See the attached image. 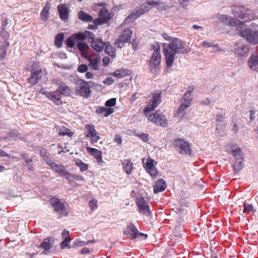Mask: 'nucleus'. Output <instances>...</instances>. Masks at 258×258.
Returning <instances> with one entry per match:
<instances>
[{
  "instance_id": "f257e3e1",
  "label": "nucleus",
  "mask_w": 258,
  "mask_h": 258,
  "mask_svg": "<svg viewBox=\"0 0 258 258\" xmlns=\"http://www.w3.org/2000/svg\"><path fill=\"white\" fill-rule=\"evenodd\" d=\"M162 45L166 64L169 68L172 66L176 54L187 52L185 43L180 39L176 37L172 39L171 42L169 43H164Z\"/></svg>"
},
{
  "instance_id": "f03ea898",
  "label": "nucleus",
  "mask_w": 258,
  "mask_h": 258,
  "mask_svg": "<svg viewBox=\"0 0 258 258\" xmlns=\"http://www.w3.org/2000/svg\"><path fill=\"white\" fill-rule=\"evenodd\" d=\"M153 52L149 61V68L150 72L154 75L159 73L161 69V55L159 45L153 47Z\"/></svg>"
},
{
  "instance_id": "7ed1b4c3",
  "label": "nucleus",
  "mask_w": 258,
  "mask_h": 258,
  "mask_svg": "<svg viewBox=\"0 0 258 258\" xmlns=\"http://www.w3.org/2000/svg\"><path fill=\"white\" fill-rule=\"evenodd\" d=\"M218 19L220 22L226 25L235 27L238 31L239 35H241L243 29L245 28V25L244 23L239 20H235L228 15L223 14L219 15L218 16Z\"/></svg>"
},
{
  "instance_id": "20e7f679",
  "label": "nucleus",
  "mask_w": 258,
  "mask_h": 258,
  "mask_svg": "<svg viewBox=\"0 0 258 258\" xmlns=\"http://www.w3.org/2000/svg\"><path fill=\"white\" fill-rule=\"evenodd\" d=\"M233 14L235 17H237L244 21L253 20L257 18L255 14L244 7L236 8L233 11Z\"/></svg>"
},
{
  "instance_id": "39448f33",
  "label": "nucleus",
  "mask_w": 258,
  "mask_h": 258,
  "mask_svg": "<svg viewBox=\"0 0 258 258\" xmlns=\"http://www.w3.org/2000/svg\"><path fill=\"white\" fill-rule=\"evenodd\" d=\"M240 36L250 43L256 44L258 43V32L251 30L247 26H245Z\"/></svg>"
},
{
  "instance_id": "423d86ee",
  "label": "nucleus",
  "mask_w": 258,
  "mask_h": 258,
  "mask_svg": "<svg viewBox=\"0 0 258 258\" xmlns=\"http://www.w3.org/2000/svg\"><path fill=\"white\" fill-rule=\"evenodd\" d=\"M173 144L180 154L189 156L191 155V150L188 142L183 140L178 139L174 141Z\"/></svg>"
},
{
  "instance_id": "0eeeda50",
  "label": "nucleus",
  "mask_w": 258,
  "mask_h": 258,
  "mask_svg": "<svg viewBox=\"0 0 258 258\" xmlns=\"http://www.w3.org/2000/svg\"><path fill=\"white\" fill-rule=\"evenodd\" d=\"M76 91L78 95L84 97H88L91 93L87 82L83 80H79L76 82Z\"/></svg>"
},
{
  "instance_id": "6e6552de",
  "label": "nucleus",
  "mask_w": 258,
  "mask_h": 258,
  "mask_svg": "<svg viewBox=\"0 0 258 258\" xmlns=\"http://www.w3.org/2000/svg\"><path fill=\"white\" fill-rule=\"evenodd\" d=\"M132 35V31L130 28L125 29L115 42V46L118 48H121L125 43L127 42L130 40Z\"/></svg>"
},
{
  "instance_id": "1a4fd4ad",
  "label": "nucleus",
  "mask_w": 258,
  "mask_h": 258,
  "mask_svg": "<svg viewBox=\"0 0 258 258\" xmlns=\"http://www.w3.org/2000/svg\"><path fill=\"white\" fill-rule=\"evenodd\" d=\"M161 101V93H154L150 100L149 105L145 107L144 111L149 112L156 108Z\"/></svg>"
},
{
  "instance_id": "9d476101",
  "label": "nucleus",
  "mask_w": 258,
  "mask_h": 258,
  "mask_svg": "<svg viewBox=\"0 0 258 258\" xmlns=\"http://www.w3.org/2000/svg\"><path fill=\"white\" fill-rule=\"evenodd\" d=\"M49 166L55 172L60 176H63L68 180H70L71 174L64 168V167L61 164L55 163L53 161L50 163Z\"/></svg>"
},
{
  "instance_id": "9b49d317",
  "label": "nucleus",
  "mask_w": 258,
  "mask_h": 258,
  "mask_svg": "<svg viewBox=\"0 0 258 258\" xmlns=\"http://www.w3.org/2000/svg\"><path fill=\"white\" fill-rule=\"evenodd\" d=\"M50 203L55 211L61 215L67 216L68 215V212L63 203L60 202L59 199L54 197L51 198Z\"/></svg>"
},
{
  "instance_id": "f8f14e48",
  "label": "nucleus",
  "mask_w": 258,
  "mask_h": 258,
  "mask_svg": "<svg viewBox=\"0 0 258 258\" xmlns=\"http://www.w3.org/2000/svg\"><path fill=\"white\" fill-rule=\"evenodd\" d=\"M41 92L56 105H59L62 103L61 93L58 92V90L47 92L42 90Z\"/></svg>"
},
{
  "instance_id": "ddd939ff",
  "label": "nucleus",
  "mask_w": 258,
  "mask_h": 258,
  "mask_svg": "<svg viewBox=\"0 0 258 258\" xmlns=\"http://www.w3.org/2000/svg\"><path fill=\"white\" fill-rule=\"evenodd\" d=\"M137 205L139 208V212L147 217L151 215L149 206L146 201L143 198L137 199Z\"/></svg>"
},
{
  "instance_id": "4468645a",
  "label": "nucleus",
  "mask_w": 258,
  "mask_h": 258,
  "mask_svg": "<svg viewBox=\"0 0 258 258\" xmlns=\"http://www.w3.org/2000/svg\"><path fill=\"white\" fill-rule=\"evenodd\" d=\"M148 119L157 125L162 126H166L168 124L166 117L157 113L149 115Z\"/></svg>"
},
{
  "instance_id": "2eb2a0df",
  "label": "nucleus",
  "mask_w": 258,
  "mask_h": 258,
  "mask_svg": "<svg viewBox=\"0 0 258 258\" xmlns=\"http://www.w3.org/2000/svg\"><path fill=\"white\" fill-rule=\"evenodd\" d=\"M85 128L87 131L86 137L91 138V143H97L100 139V137L97 134L95 126L92 124H87L85 125Z\"/></svg>"
},
{
  "instance_id": "dca6fc26",
  "label": "nucleus",
  "mask_w": 258,
  "mask_h": 258,
  "mask_svg": "<svg viewBox=\"0 0 258 258\" xmlns=\"http://www.w3.org/2000/svg\"><path fill=\"white\" fill-rule=\"evenodd\" d=\"M143 162L144 163V167H145L146 171L151 176L156 177L158 173V171L155 166L154 163H155V164H156L157 163L155 162L154 160L151 159L147 160L146 163H144L143 159Z\"/></svg>"
},
{
  "instance_id": "f3484780",
  "label": "nucleus",
  "mask_w": 258,
  "mask_h": 258,
  "mask_svg": "<svg viewBox=\"0 0 258 258\" xmlns=\"http://www.w3.org/2000/svg\"><path fill=\"white\" fill-rule=\"evenodd\" d=\"M150 7L147 5H142L140 8L136 9L135 11L132 13V14L129 15L126 19L125 20H136L139 18L140 16L144 14L147 12L149 11Z\"/></svg>"
},
{
  "instance_id": "a211bd4d",
  "label": "nucleus",
  "mask_w": 258,
  "mask_h": 258,
  "mask_svg": "<svg viewBox=\"0 0 258 258\" xmlns=\"http://www.w3.org/2000/svg\"><path fill=\"white\" fill-rule=\"evenodd\" d=\"M234 52L241 57H246L249 53L248 47L241 42L237 43L234 45Z\"/></svg>"
},
{
  "instance_id": "6ab92c4d",
  "label": "nucleus",
  "mask_w": 258,
  "mask_h": 258,
  "mask_svg": "<svg viewBox=\"0 0 258 258\" xmlns=\"http://www.w3.org/2000/svg\"><path fill=\"white\" fill-rule=\"evenodd\" d=\"M31 75L28 78V82L32 85H35L38 83L42 77V72L41 70L31 71Z\"/></svg>"
},
{
  "instance_id": "aec40b11",
  "label": "nucleus",
  "mask_w": 258,
  "mask_h": 258,
  "mask_svg": "<svg viewBox=\"0 0 258 258\" xmlns=\"http://www.w3.org/2000/svg\"><path fill=\"white\" fill-rule=\"evenodd\" d=\"M59 17L62 21L67 22L69 19L70 12L66 4H61L57 6Z\"/></svg>"
},
{
  "instance_id": "412c9836",
  "label": "nucleus",
  "mask_w": 258,
  "mask_h": 258,
  "mask_svg": "<svg viewBox=\"0 0 258 258\" xmlns=\"http://www.w3.org/2000/svg\"><path fill=\"white\" fill-rule=\"evenodd\" d=\"M167 187L166 183L163 179H159L156 181L153 191L155 194L164 191Z\"/></svg>"
},
{
  "instance_id": "4be33fe9",
  "label": "nucleus",
  "mask_w": 258,
  "mask_h": 258,
  "mask_svg": "<svg viewBox=\"0 0 258 258\" xmlns=\"http://www.w3.org/2000/svg\"><path fill=\"white\" fill-rule=\"evenodd\" d=\"M124 233L128 236H130L134 239L138 237V230L135 225L132 223L127 225V227L124 231Z\"/></svg>"
},
{
  "instance_id": "5701e85b",
  "label": "nucleus",
  "mask_w": 258,
  "mask_h": 258,
  "mask_svg": "<svg viewBox=\"0 0 258 258\" xmlns=\"http://www.w3.org/2000/svg\"><path fill=\"white\" fill-rule=\"evenodd\" d=\"M248 66L252 71L258 70V55L253 54L250 56L247 62Z\"/></svg>"
},
{
  "instance_id": "b1692460",
  "label": "nucleus",
  "mask_w": 258,
  "mask_h": 258,
  "mask_svg": "<svg viewBox=\"0 0 258 258\" xmlns=\"http://www.w3.org/2000/svg\"><path fill=\"white\" fill-rule=\"evenodd\" d=\"M57 90L61 93V95L69 96L71 94V90L69 87L63 82H60L58 84Z\"/></svg>"
},
{
  "instance_id": "393cba45",
  "label": "nucleus",
  "mask_w": 258,
  "mask_h": 258,
  "mask_svg": "<svg viewBox=\"0 0 258 258\" xmlns=\"http://www.w3.org/2000/svg\"><path fill=\"white\" fill-rule=\"evenodd\" d=\"M105 43H106L102 41L100 39L97 38L95 41L92 42L91 46L97 52H101L105 47Z\"/></svg>"
},
{
  "instance_id": "a878e982",
  "label": "nucleus",
  "mask_w": 258,
  "mask_h": 258,
  "mask_svg": "<svg viewBox=\"0 0 258 258\" xmlns=\"http://www.w3.org/2000/svg\"><path fill=\"white\" fill-rule=\"evenodd\" d=\"M231 151L235 161L243 160L244 154L239 147L233 146Z\"/></svg>"
},
{
  "instance_id": "bb28decb",
  "label": "nucleus",
  "mask_w": 258,
  "mask_h": 258,
  "mask_svg": "<svg viewBox=\"0 0 258 258\" xmlns=\"http://www.w3.org/2000/svg\"><path fill=\"white\" fill-rule=\"evenodd\" d=\"M87 151L92 155L98 162L102 161V152L95 148L87 147Z\"/></svg>"
},
{
  "instance_id": "cd10ccee",
  "label": "nucleus",
  "mask_w": 258,
  "mask_h": 258,
  "mask_svg": "<svg viewBox=\"0 0 258 258\" xmlns=\"http://www.w3.org/2000/svg\"><path fill=\"white\" fill-rule=\"evenodd\" d=\"M53 246V242H51L50 238H46L44 241L38 246V247L42 248L44 251L42 253L46 254V252L49 251Z\"/></svg>"
},
{
  "instance_id": "c85d7f7f",
  "label": "nucleus",
  "mask_w": 258,
  "mask_h": 258,
  "mask_svg": "<svg viewBox=\"0 0 258 258\" xmlns=\"http://www.w3.org/2000/svg\"><path fill=\"white\" fill-rule=\"evenodd\" d=\"M124 171L128 175H130L133 171V163L130 160H125L122 163Z\"/></svg>"
},
{
  "instance_id": "c756f323",
  "label": "nucleus",
  "mask_w": 258,
  "mask_h": 258,
  "mask_svg": "<svg viewBox=\"0 0 258 258\" xmlns=\"http://www.w3.org/2000/svg\"><path fill=\"white\" fill-rule=\"evenodd\" d=\"M100 61V58L99 56H96L93 58L89 59V64L88 66L92 69L95 71H98L99 70V62Z\"/></svg>"
},
{
  "instance_id": "7c9ffc66",
  "label": "nucleus",
  "mask_w": 258,
  "mask_h": 258,
  "mask_svg": "<svg viewBox=\"0 0 258 258\" xmlns=\"http://www.w3.org/2000/svg\"><path fill=\"white\" fill-rule=\"evenodd\" d=\"M50 9V4L48 3H46L40 14L41 19L43 22H46L47 20L49 17V11Z\"/></svg>"
},
{
  "instance_id": "2f4dec72",
  "label": "nucleus",
  "mask_w": 258,
  "mask_h": 258,
  "mask_svg": "<svg viewBox=\"0 0 258 258\" xmlns=\"http://www.w3.org/2000/svg\"><path fill=\"white\" fill-rule=\"evenodd\" d=\"M96 112L98 114L104 113V116L107 117L113 112V109L106 108L105 107H100L96 109Z\"/></svg>"
},
{
  "instance_id": "473e14b6",
  "label": "nucleus",
  "mask_w": 258,
  "mask_h": 258,
  "mask_svg": "<svg viewBox=\"0 0 258 258\" xmlns=\"http://www.w3.org/2000/svg\"><path fill=\"white\" fill-rule=\"evenodd\" d=\"M78 17L80 20L84 22H90L93 20L92 16L83 11H80L79 12Z\"/></svg>"
},
{
  "instance_id": "72a5a7b5",
  "label": "nucleus",
  "mask_w": 258,
  "mask_h": 258,
  "mask_svg": "<svg viewBox=\"0 0 258 258\" xmlns=\"http://www.w3.org/2000/svg\"><path fill=\"white\" fill-rule=\"evenodd\" d=\"M40 155L43 157V160L49 165L53 161L50 158V154L45 149L40 150Z\"/></svg>"
},
{
  "instance_id": "f704fd0d",
  "label": "nucleus",
  "mask_w": 258,
  "mask_h": 258,
  "mask_svg": "<svg viewBox=\"0 0 258 258\" xmlns=\"http://www.w3.org/2000/svg\"><path fill=\"white\" fill-rule=\"evenodd\" d=\"M104 50L105 52L112 57L115 56V50L110 44L109 42L105 43Z\"/></svg>"
},
{
  "instance_id": "c9c22d12",
  "label": "nucleus",
  "mask_w": 258,
  "mask_h": 258,
  "mask_svg": "<svg viewBox=\"0 0 258 258\" xmlns=\"http://www.w3.org/2000/svg\"><path fill=\"white\" fill-rule=\"evenodd\" d=\"M9 45L10 43L7 41H5L2 46H0V56L2 58H4L6 56Z\"/></svg>"
},
{
  "instance_id": "e433bc0d",
  "label": "nucleus",
  "mask_w": 258,
  "mask_h": 258,
  "mask_svg": "<svg viewBox=\"0 0 258 258\" xmlns=\"http://www.w3.org/2000/svg\"><path fill=\"white\" fill-rule=\"evenodd\" d=\"M112 75L117 78H123L128 75V71L124 69L117 70L113 72Z\"/></svg>"
},
{
  "instance_id": "4c0bfd02",
  "label": "nucleus",
  "mask_w": 258,
  "mask_h": 258,
  "mask_svg": "<svg viewBox=\"0 0 258 258\" xmlns=\"http://www.w3.org/2000/svg\"><path fill=\"white\" fill-rule=\"evenodd\" d=\"M73 134L74 133L73 132H71V131L69 128L64 126H62L61 127H60L58 132V135L60 136L67 135L69 137H72Z\"/></svg>"
},
{
  "instance_id": "58836bf2",
  "label": "nucleus",
  "mask_w": 258,
  "mask_h": 258,
  "mask_svg": "<svg viewBox=\"0 0 258 258\" xmlns=\"http://www.w3.org/2000/svg\"><path fill=\"white\" fill-rule=\"evenodd\" d=\"M75 164L77 166L80 168L82 172L87 170L88 168V164L83 162L80 159H78L76 161Z\"/></svg>"
},
{
  "instance_id": "ea45409f",
  "label": "nucleus",
  "mask_w": 258,
  "mask_h": 258,
  "mask_svg": "<svg viewBox=\"0 0 258 258\" xmlns=\"http://www.w3.org/2000/svg\"><path fill=\"white\" fill-rule=\"evenodd\" d=\"M183 200H179V202L180 203V207L178 208V213L180 214V215H182V214H185L186 213V212L187 211L186 209H184V207L185 208H187V204L185 202H183Z\"/></svg>"
},
{
  "instance_id": "a19ab883",
  "label": "nucleus",
  "mask_w": 258,
  "mask_h": 258,
  "mask_svg": "<svg viewBox=\"0 0 258 258\" xmlns=\"http://www.w3.org/2000/svg\"><path fill=\"white\" fill-rule=\"evenodd\" d=\"M225 116V111L223 109H220L217 113L216 120L219 122H222Z\"/></svg>"
},
{
  "instance_id": "79ce46f5",
  "label": "nucleus",
  "mask_w": 258,
  "mask_h": 258,
  "mask_svg": "<svg viewBox=\"0 0 258 258\" xmlns=\"http://www.w3.org/2000/svg\"><path fill=\"white\" fill-rule=\"evenodd\" d=\"M243 160L235 161L233 168L236 173L239 172L243 167Z\"/></svg>"
},
{
  "instance_id": "37998d69",
  "label": "nucleus",
  "mask_w": 258,
  "mask_h": 258,
  "mask_svg": "<svg viewBox=\"0 0 258 258\" xmlns=\"http://www.w3.org/2000/svg\"><path fill=\"white\" fill-rule=\"evenodd\" d=\"M192 99V95H188L184 94L183 97L181 99V103H184L188 105H190L191 101Z\"/></svg>"
},
{
  "instance_id": "c03bdc74",
  "label": "nucleus",
  "mask_w": 258,
  "mask_h": 258,
  "mask_svg": "<svg viewBox=\"0 0 258 258\" xmlns=\"http://www.w3.org/2000/svg\"><path fill=\"white\" fill-rule=\"evenodd\" d=\"M18 136V132L17 130L11 131L4 139L15 140Z\"/></svg>"
},
{
  "instance_id": "a18cd8bd",
  "label": "nucleus",
  "mask_w": 258,
  "mask_h": 258,
  "mask_svg": "<svg viewBox=\"0 0 258 258\" xmlns=\"http://www.w3.org/2000/svg\"><path fill=\"white\" fill-rule=\"evenodd\" d=\"M99 17L102 19H107V22L110 19V18L109 17L108 11L105 8L101 9L99 12Z\"/></svg>"
},
{
  "instance_id": "49530a36",
  "label": "nucleus",
  "mask_w": 258,
  "mask_h": 258,
  "mask_svg": "<svg viewBox=\"0 0 258 258\" xmlns=\"http://www.w3.org/2000/svg\"><path fill=\"white\" fill-rule=\"evenodd\" d=\"M64 38V34L63 33L58 34L55 38V44L58 47H60L61 45V42Z\"/></svg>"
},
{
  "instance_id": "de8ad7c7",
  "label": "nucleus",
  "mask_w": 258,
  "mask_h": 258,
  "mask_svg": "<svg viewBox=\"0 0 258 258\" xmlns=\"http://www.w3.org/2000/svg\"><path fill=\"white\" fill-rule=\"evenodd\" d=\"M73 38H74L76 41H83L86 39L85 32L75 33L73 35Z\"/></svg>"
},
{
  "instance_id": "09e8293b",
  "label": "nucleus",
  "mask_w": 258,
  "mask_h": 258,
  "mask_svg": "<svg viewBox=\"0 0 258 258\" xmlns=\"http://www.w3.org/2000/svg\"><path fill=\"white\" fill-rule=\"evenodd\" d=\"M77 47L81 52L86 51L89 48V47L87 44L82 42L78 43Z\"/></svg>"
},
{
  "instance_id": "8fccbe9b",
  "label": "nucleus",
  "mask_w": 258,
  "mask_h": 258,
  "mask_svg": "<svg viewBox=\"0 0 258 258\" xmlns=\"http://www.w3.org/2000/svg\"><path fill=\"white\" fill-rule=\"evenodd\" d=\"M189 106L188 105L181 103L178 110V113L181 114V116H183L185 113L186 109Z\"/></svg>"
},
{
  "instance_id": "3c124183",
  "label": "nucleus",
  "mask_w": 258,
  "mask_h": 258,
  "mask_svg": "<svg viewBox=\"0 0 258 258\" xmlns=\"http://www.w3.org/2000/svg\"><path fill=\"white\" fill-rule=\"evenodd\" d=\"M94 242H95V240H88L87 241L76 240L74 242V244L77 246L81 247Z\"/></svg>"
},
{
  "instance_id": "603ef678",
  "label": "nucleus",
  "mask_w": 258,
  "mask_h": 258,
  "mask_svg": "<svg viewBox=\"0 0 258 258\" xmlns=\"http://www.w3.org/2000/svg\"><path fill=\"white\" fill-rule=\"evenodd\" d=\"M243 206L244 209L242 212L243 213L255 211L253 209V207L251 204H244Z\"/></svg>"
},
{
  "instance_id": "864d4df0",
  "label": "nucleus",
  "mask_w": 258,
  "mask_h": 258,
  "mask_svg": "<svg viewBox=\"0 0 258 258\" xmlns=\"http://www.w3.org/2000/svg\"><path fill=\"white\" fill-rule=\"evenodd\" d=\"M85 38H87L88 39L89 41H91V43L93 42V41H95L96 39H95L94 35V34L88 31H85Z\"/></svg>"
},
{
  "instance_id": "5fc2aeb1",
  "label": "nucleus",
  "mask_w": 258,
  "mask_h": 258,
  "mask_svg": "<svg viewBox=\"0 0 258 258\" xmlns=\"http://www.w3.org/2000/svg\"><path fill=\"white\" fill-rule=\"evenodd\" d=\"M75 39L74 38H73V35L70 37L67 40V45L70 48H73L75 44Z\"/></svg>"
},
{
  "instance_id": "6e6d98bb",
  "label": "nucleus",
  "mask_w": 258,
  "mask_h": 258,
  "mask_svg": "<svg viewBox=\"0 0 258 258\" xmlns=\"http://www.w3.org/2000/svg\"><path fill=\"white\" fill-rule=\"evenodd\" d=\"M88 67L86 64H82L78 67L77 71L79 73H84L88 71Z\"/></svg>"
},
{
  "instance_id": "4d7b16f0",
  "label": "nucleus",
  "mask_w": 258,
  "mask_h": 258,
  "mask_svg": "<svg viewBox=\"0 0 258 258\" xmlns=\"http://www.w3.org/2000/svg\"><path fill=\"white\" fill-rule=\"evenodd\" d=\"M116 99L114 98H111L105 102V106L107 107L114 106L116 104Z\"/></svg>"
},
{
  "instance_id": "13d9d810",
  "label": "nucleus",
  "mask_w": 258,
  "mask_h": 258,
  "mask_svg": "<svg viewBox=\"0 0 258 258\" xmlns=\"http://www.w3.org/2000/svg\"><path fill=\"white\" fill-rule=\"evenodd\" d=\"M107 22V19H102L100 18L99 19H96L94 20V23L97 26V25H102L103 24Z\"/></svg>"
},
{
  "instance_id": "bf43d9fd",
  "label": "nucleus",
  "mask_w": 258,
  "mask_h": 258,
  "mask_svg": "<svg viewBox=\"0 0 258 258\" xmlns=\"http://www.w3.org/2000/svg\"><path fill=\"white\" fill-rule=\"evenodd\" d=\"M97 201L96 200H92L89 202V206L92 209V210H94V209H96L97 207Z\"/></svg>"
},
{
  "instance_id": "052dcab7",
  "label": "nucleus",
  "mask_w": 258,
  "mask_h": 258,
  "mask_svg": "<svg viewBox=\"0 0 258 258\" xmlns=\"http://www.w3.org/2000/svg\"><path fill=\"white\" fill-rule=\"evenodd\" d=\"M138 137L145 142H146L148 141V134L142 133V134L138 135Z\"/></svg>"
},
{
  "instance_id": "680f3d73",
  "label": "nucleus",
  "mask_w": 258,
  "mask_h": 258,
  "mask_svg": "<svg viewBox=\"0 0 258 258\" xmlns=\"http://www.w3.org/2000/svg\"><path fill=\"white\" fill-rule=\"evenodd\" d=\"M201 45L205 47H213L214 48H216L217 47V45H213V43L209 42L206 41H204L202 42Z\"/></svg>"
},
{
  "instance_id": "e2e57ef3",
  "label": "nucleus",
  "mask_w": 258,
  "mask_h": 258,
  "mask_svg": "<svg viewBox=\"0 0 258 258\" xmlns=\"http://www.w3.org/2000/svg\"><path fill=\"white\" fill-rule=\"evenodd\" d=\"M113 82H114V80L112 78H111V77L106 78L103 82L104 84L107 85H111L113 83Z\"/></svg>"
},
{
  "instance_id": "0e129e2a",
  "label": "nucleus",
  "mask_w": 258,
  "mask_h": 258,
  "mask_svg": "<svg viewBox=\"0 0 258 258\" xmlns=\"http://www.w3.org/2000/svg\"><path fill=\"white\" fill-rule=\"evenodd\" d=\"M1 36L6 40V41L9 39L10 35L9 33L6 30H2Z\"/></svg>"
},
{
  "instance_id": "69168bd1",
  "label": "nucleus",
  "mask_w": 258,
  "mask_h": 258,
  "mask_svg": "<svg viewBox=\"0 0 258 258\" xmlns=\"http://www.w3.org/2000/svg\"><path fill=\"white\" fill-rule=\"evenodd\" d=\"M69 232L65 230H64L61 233L62 237L64 239L71 240L69 238Z\"/></svg>"
},
{
  "instance_id": "338daca9",
  "label": "nucleus",
  "mask_w": 258,
  "mask_h": 258,
  "mask_svg": "<svg viewBox=\"0 0 258 258\" xmlns=\"http://www.w3.org/2000/svg\"><path fill=\"white\" fill-rule=\"evenodd\" d=\"M194 88L195 87L192 85L189 86L187 88V89L184 94H187L188 95H192L191 93L193 92Z\"/></svg>"
},
{
  "instance_id": "774afa93",
  "label": "nucleus",
  "mask_w": 258,
  "mask_h": 258,
  "mask_svg": "<svg viewBox=\"0 0 258 258\" xmlns=\"http://www.w3.org/2000/svg\"><path fill=\"white\" fill-rule=\"evenodd\" d=\"M70 241V240H69L64 239L63 241L61 243V248L63 249L67 246H68L69 248H70L71 247V246L68 245V242Z\"/></svg>"
}]
</instances>
